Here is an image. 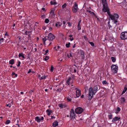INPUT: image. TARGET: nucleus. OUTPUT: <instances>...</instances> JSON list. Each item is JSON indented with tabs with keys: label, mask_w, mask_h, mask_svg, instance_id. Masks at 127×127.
<instances>
[{
	"label": "nucleus",
	"mask_w": 127,
	"mask_h": 127,
	"mask_svg": "<svg viewBox=\"0 0 127 127\" xmlns=\"http://www.w3.org/2000/svg\"><path fill=\"white\" fill-rule=\"evenodd\" d=\"M44 118L43 117H39L37 116L35 118V120L37 122L39 123L41 121L43 120Z\"/></svg>",
	"instance_id": "nucleus-13"
},
{
	"label": "nucleus",
	"mask_w": 127,
	"mask_h": 127,
	"mask_svg": "<svg viewBox=\"0 0 127 127\" xmlns=\"http://www.w3.org/2000/svg\"><path fill=\"white\" fill-rule=\"evenodd\" d=\"M49 22V20L48 19H46L45 20V22L46 24L48 23Z\"/></svg>",
	"instance_id": "nucleus-34"
},
{
	"label": "nucleus",
	"mask_w": 127,
	"mask_h": 127,
	"mask_svg": "<svg viewBox=\"0 0 127 127\" xmlns=\"http://www.w3.org/2000/svg\"><path fill=\"white\" fill-rule=\"evenodd\" d=\"M77 54L78 55H79L82 58L84 57V52L81 50H78L77 52Z\"/></svg>",
	"instance_id": "nucleus-12"
},
{
	"label": "nucleus",
	"mask_w": 127,
	"mask_h": 127,
	"mask_svg": "<svg viewBox=\"0 0 127 127\" xmlns=\"http://www.w3.org/2000/svg\"><path fill=\"white\" fill-rule=\"evenodd\" d=\"M15 75V77H16L17 76V74H16L14 72H12V76H13Z\"/></svg>",
	"instance_id": "nucleus-40"
},
{
	"label": "nucleus",
	"mask_w": 127,
	"mask_h": 127,
	"mask_svg": "<svg viewBox=\"0 0 127 127\" xmlns=\"http://www.w3.org/2000/svg\"><path fill=\"white\" fill-rule=\"evenodd\" d=\"M59 107L61 108H62L64 106V105H63L62 104H60L59 105Z\"/></svg>",
	"instance_id": "nucleus-35"
},
{
	"label": "nucleus",
	"mask_w": 127,
	"mask_h": 127,
	"mask_svg": "<svg viewBox=\"0 0 127 127\" xmlns=\"http://www.w3.org/2000/svg\"><path fill=\"white\" fill-rule=\"evenodd\" d=\"M45 78H46L45 76H43L40 78V79L42 80L43 79H45Z\"/></svg>",
	"instance_id": "nucleus-46"
},
{
	"label": "nucleus",
	"mask_w": 127,
	"mask_h": 127,
	"mask_svg": "<svg viewBox=\"0 0 127 127\" xmlns=\"http://www.w3.org/2000/svg\"><path fill=\"white\" fill-rule=\"evenodd\" d=\"M46 111L47 113V114L48 116H50V114L52 113V111L49 109L47 110Z\"/></svg>",
	"instance_id": "nucleus-19"
},
{
	"label": "nucleus",
	"mask_w": 127,
	"mask_h": 127,
	"mask_svg": "<svg viewBox=\"0 0 127 127\" xmlns=\"http://www.w3.org/2000/svg\"><path fill=\"white\" fill-rule=\"evenodd\" d=\"M68 95H69L70 96V97L71 98H73L74 97V95L73 94H71L70 93H69Z\"/></svg>",
	"instance_id": "nucleus-37"
},
{
	"label": "nucleus",
	"mask_w": 127,
	"mask_h": 127,
	"mask_svg": "<svg viewBox=\"0 0 127 127\" xmlns=\"http://www.w3.org/2000/svg\"><path fill=\"white\" fill-rule=\"evenodd\" d=\"M70 43L69 42L68 43L66 44V46L67 48H69L70 47Z\"/></svg>",
	"instance_id": "nucleus-36"
},
{
	"label": "nucleus",
	"mask_w": 127,
	"mask_h": 127,
	"mask_svg": "<svg viewBox=\"0 0 127 127\" xmlns=\"http://www.w3.org/2000/svg\"><path fill=\"white\" fill-rule=\"evenodd\" d=\"M102 83L103 84H108V83H107L106 81L105 80H104L102 81Z\"/></svg>",
	"instance_id": "nucleus-32"
},
{
	"label": "nucleus",
	"mask_w": 127,
	"mask_h": 127,
	"mask_svg": "<svg viewBox=\"0 0 127 127\" xmlns=\"http://www.w3.org/2000/svg\"><path fill=\"white\" fill-rule=\"evenodd\" d=\"M77 69V66L75 64L71 66L70 68V71L72 73H75L76 72V70Z\"/></svg>",
	"instance_id": "nucleus-6"
},
{
	"label": "nucleus",
	"mask_w": 127,
	"mask_h": 127,
	"mask_svg": "<svg viewBox=\"0 0 127 127\" xmlns=\"http://www.w3.org/2000/svg\"><path fill=\"white\" fill-rule=\"evenodd\" d=\"M127 90V88L126 87H125L124 89V90L122 92V95H123L124 94L125 92H126V91Z\"/></svg>",
	"instance_id": "nucleus-22"
},
{
	"label": "nucleus",
	"mask_w": 127,
	"mask_h": 127,
	"mask_svg": "<svg viewBox=\"0 0 127 127\" xmlns=\"http://www.w3.org/2000/svg\"><path fill=\"white\" fill-rule=\"evenodd\" d=\"M109 117V119H111L112 118V115H110L108 116Z\"/></svg>",
	"instance_id": "nucleus-47"
},
{
	"label": "nucleus",
	"mask_w": 127,
	"mask_h": 127,
	"mask_svg": "<svg viewBox=\"0 0 127 127\" xmlns=\"http://www.w3.org/2000/svg\"><path fill=\"white\" fill-rule=\"evenodd\" d=\"M50 13L51 14L54 15V11L53 10H52L50 12Z\"/></svg>",
	"instance_id": "nucleus-53"
},
{
	"label": "nucleus",
	"mask_w": 127,
	"mask_h": 127,
	"mask_svg": "<svg viewBox=\"0 0 127 127\" xmlns=\"http://www.w3.org/2000/svg\"><path fill=\"white\" fill-rule=\"evenodd\" d=\"M59 60L61 61H63V59L62 58H60L59 59Z\"/></svg>",
	"instance_id": "nucleus-60"
},
{
	"label": "nucleus",
	"mask_w": 127,
	"mask_h": 127,
	"mask_svg": "<svg viewBox=\"0 0 127 127\" xmlns=\"http://www.w3.org/2000/svg\"><path fill=\"white\" fill-rule=\"evenodd\" d=\"M66 22L64 21L63 22V24L64 25H65V24Z\"/></svg>",
	"instance_id": "nucleus-63"
},
{
	"label": "nucleus",
	"mask_w": 127,
	"mask_h": 127,
	"mask_svg": "<svg viewBox=\"0 0 127 127\" xmlns=\"http://www.w3.org/2000/svg\"><path fill=\"white\" fill-rule=\"evenodd\" d=\"M42 10H43L44 11H45V8L44 7L42 8Z\"/></svg>",
	"instance_id": "nucleus-58"
},
{
	"label": "nucleus",
	"mask_w": 127,
	"mask_h": 127,
	"mask_svg": "<svg viewBox=\"0 0 127 127\" xmlns=\"http://www.w3.org/2000/svg\"><path fill=\"white\" fill-rule=\"evenodd\" d=\"M81 20H80V21H79L78 22V25H80V22H81Z\"/></svg>",
	"instance_id": "nucleus-61"
},
{
	"label": "nucleus",
	"mask_w": 127,
	"mask_h": 127,
	"mask_svg": "<svg viewBox=\"0 0 127 127\" xmlns=\"http://www.w3.org/2000/svg\"><path fill=\"white\" fill-rule=\"evenodd\" d=\"M68 26L69 27H70L71 26V24L70 23H68Z\"/></svg>",
	"instance_id": "nucleus-56"
},
{
	"label": "nucleus",
	"mask_w": 127,
	"mask_h": 127,
	"mask_svg": "<svg viewBox=\"0 0 127 127\" xmlns=\"http://www.w3.org/2000/svg\"><path fill=\"white\" fill-rule=\"evenodd\" d=\"M111 59L112 61L114 62H115L116 61V59L115 58L113 57H111Z\"/></svg>",
	"instance_id": "nucleus-29"
},
{
	"label": "nucleus",
	"mask_w": 127,
	"mask_h": 127,
	"mask_svg": "<svg viewBox=\"0 0 127 127\" xmlns=\"http://www.w3.org/2000/svg\"><path fill=\"white\" fill-rule=\"evenodd\" d=\"M78 9L77 4L76 2H75L72 8V11L74 13H76L77 12Z\"/></svg>",
	"instance_id": "nucleus-7"
},
{
	"label": "nucleus",
	"mask_w": 127,
	"mask_h": 127,
	"mask_svg": "<svg viewBox=\"0 0 127 127\" xmlns=\"http://www.w3.org/2000/svg\"><path fill=\"white\" fill-rule=\"evenodd\" d=\"M25 55L23 53H19V57H21L22 58L24 59L25 58V57L24 56Z\"/></svg>",
	"instance_id": "nucleus-20"
},
{
	"label": "nucleus",
	"mask_w": 127,
	"mask_h": 127,
	"mask_svg": "<svg viewBox=\"0 0 127 127\" xmlns=\"http://www.w3.org/2000/svg\"><path fill=\"white\" fill-rule=\"evenodd\" d=\"M108 27L110 29L111 28V26L110 25V24L108 25Z\"/></svg>",
	"instance_id": "nucleus-57"
},
{
	"label": "nucleus",
	"mask_w": 127,
	"mask_h": 127,
	"mask_svg": "<svg viewBox=\"0 0 127 127\" xmlns=\"http://www.w3.org/2000/svg\"><path fill=\"white\" fill-rule=\"evenodd\" d=\"M4 38H8L9 37V36L7 34V33H6L5 34H4Z\"/></svg>",
	"instance_id": "nucleus-39"
},
{
	"label": "nucleus",
	"mask_w": 127,
	"mask_h": 127,
	"mask_svg": "<svg viewBox=\"0 0 127 127\" xmlns=\"http://www.w3.org/2000/svg\"><path fill=\"white\" fill-rule=\"evenodd\" d=\"M61 47L59 46H57V49H56V50L57 51H58L61 49Z\"/></svg>",
	"instance_id": "nucleus-30"
},
{
	"label": "nucleus",
	"mask_w": 127,
	"mask_h": 127,
	"mask_svg": "<svg viewBox=\"0 0 127 127\" xmlns=\"http://www.w3.org/2000/svg\"><path fill=\"white\" fill-rule=\"evenodd\" d=\"M55 38L54 35L51 33H49L48 36H46L43 38V40H44V43L46 42H50V41H52Z\"/></svg>",
	"instance_id": "nucleus-3"
},
{
	"label": "nucleus",
	"mask_w": 127,
	"mask_h": 127,
	"mask_svg": "<svg viewBox=\"0 0 127 127\" xmlns=\"http://www.w3.org/2000/svg\"><path fill=\"white\" fill-rule=\"evenodd\" d=\"M97 91L98 86L97 85H96L94 86L93 90L92 88H90L89 90V93L88 96L89 99H91L93 97V95H95Z\"/></svg>",
	"instance_id": "nucleus-2"
},
{
	"label": "nucleus",
	"mask_w": 127,
	"mask_h": 127,
	"mask_svg": "<svg viewBox=\"0 0 127 127\" xmlns=\"http://www.w3.org/2000/svg\"><path fill=\"white\" fill-rule=\"evenodd\" d=\"M64 87L63 84L62 83H60L59 85V88L57 89V91H60L63 89V88Z\"/></svg>",
	"instance_id": "nucleus-14"
},
{
	"label": "nucleus",
	"mask_w": 127,
	"mask_h": 127,
	"mask_svg": "<svg viewBox=\"0 0 127 127\" xmlns=\"http://www.w3.org/2000/svg\"><path fill=\"white\" fill-rule=\"evenodd\" d=\"M51 119H53V118H55V117H53V116H51Z\"/></svg>",
	"instance_id": "nucleus-59"
},
{
	"label": "nucleus",
	"mask_w": 127,
	"mask_h": 127,
	"mask_svg": "<svg viewBox=\"0 0 127 127\" xmlns=\"http://www.w3.org/2000/svg\"><path fill=\"white\" fill-rule=\"evenodd\" d=\"M43 29L44 30H45L46 29V27H43Z\"/></svg>",
	"instance_id": "nucleus-64"
},
{
	"label": "nucleus",
	"mask_w": 127,
	"mask_h": 127,
	"mask_svg": "<svg viewBox=\"0 0 127 127\" xmlns=\"http://www.w3.org/2000/svg\"><path fill=\"white\" fill-rule=\"evenodd\" d=\"M67 56L69 58H71V57H72V56L71 53H69L68 54H67Z\"/></svg>",
	"instance_id": "nucleus-33"
},
{
	"label": "nucleus",
	"mask_w": 127,
	"mask_h": 127,
	"mask_svg": "<svg viewBox=\"0 0 127 127\" xmlns=\"http://www.w3.org/2000/svg\"><path fill=\"white\" fill-rule=\"evenodd\" d=\"M75 44H74V45L73 46V47L74 48L75 47Z\"/></svg>",
	"instance_id": "nucleus-62"
},
{
	"label": "nucleus",
	"mask_w": 127,
	"mask_h": 127,
	"mask_svg": "<svg viewBox=\"0 0 127 127\" xmlns=\"http://www.w3.org/2000/svg\"><path fill=\"white\" fill-rule=\"evenodd\" d=\"M125 99L124 97H121L120 99V103L122 104H123L125 102Z\"/></svg>",
	"instance_id": "nucleus-16"
},
{
	"label": "nucleus",
	"mask_w": 127,
	"mask_h": 127,
	"mask_svg": "<svg viewBox=\"0 0 127 127\" xmlns=\"http://www.w3.org/2000/svg\"><path fill=\"white\" fill-rule=\"evenodd\" d=\"M75 114L74 113L73 109H71L70 111V117L71 119H74L75 118Z\"/></svg>",
	"instance_id": "nucleus-10"
},
{
	"label": "nucleus",
	"mask_w": 127,
	"mask_h": 127,
	"mask_svg": "<svg viewBox=\"0 0 127 127\" xmlns=\"http://www.w3.org/2000/svg\"><path fill=\"white\" fill-rule=\"evenodd\" d=\"M62 25L59 22L55 24V26L56 27H59Z\"/></svg>",
	"instance_id": "nucleus-27"
},
{
	"label": "nucleus",
	"mask_w": 127,
	"mask_h": 127,
	"mask_svg": "<svg viewBox=\"0 0 127 127\" xmlns=\"http://www.w3.org/2000/svg\"><path fill=\"white\" fill-rule=\"evenodd\" d=\"M48 50H46L45 51V53L44 54L45 55H46L47 54V53H48Z\"/></svg>",
	"instance_id": "nucleus-49"
},
{
	"label": "nucleus",
	"mask_w": 127,
	"mask_h": 127,
	"mask_svg": "<svg viewBox=\"0 0 127 127\" xmlns=\"http://www.w3.org/2000/svg\"><path fill=\"white\" fill-rule=\"evenodd\" d=\"M89 43L92 46H94V44L93 42H89Z\"/></svg>",
	"instance_id": "nucleus-43"
},
{
	"label": "nucleus",
	"mask_w": 127,
	"mask_h": 127,
	"mask_svg": "<svg viewBox=\"0 0 127 127\" xmlns=\"http://www.w3.org/2000/svg\"><path fill=\"white\" fill-rule=\"evenodd\" d=\"M74 79L72 77H69L66 81V84H67L69 85H71L72 86H73V85L72 84L73 83Z\"/></svg>",
	"instance_id": "nucleus-5"
},
{
	"label": "nucleus",
	"mask_w": 127,
	"mask_h": 127,
	"mask_svg": "<svg viewBox=\"0 0 127 127\" xmlns=\"http://www.w3.org/2000/svg\"><path fill=\"white\" fill-rule=\"evenodd\" d=\"M1 41L2 42H3L4 40V39L3 38H1Z\"/></svg>",
	"instance_id": "nucleus-54"
},
{
	"label": "nucleus",
	"mask_w": 127,
	"mask_h": 127,
	"mask_svg": "<svg viewBox=\"0 0 127 127\" xmlns=\"http://www.w3.org/2000/svg\"><path fill=\"white\" fill-rule=\"evenodd\" d=\"M14 63V60L13 59H11L9 61V64H13Z\"/></svg>",
	"instance_id": "nucleus-23"
},
{
	"label": "nucleus",
	"mask_w": 127,
	"mask_h": 127,
	"mask_svg": "<svg viewBox=\"0 0 127 127\" xmlns=\"http://www.w3.org/2000/svg\"><path fill=\"white\" fill-rule=\"evenodd\" d=\"M43 41L44 42V44L45 45H49L51 44V43H50V42H47L46 41V42L45 43H44V40H43Z\"/></svg>",
	"instance_id": "nucleus-24"
},
{
	"label": "nucleus",
	"mask_w": 127,
	"mask_h": 127,
	"mask_svg": "<svg viewBox=\"0 0 127 127\" xmlns=\"http://www.w3.org/2000/svg\"><path fill=\"white\" fill-rule=\"evenodd\" d=\"M87 11L90 13V14L93 15H95V14L93 12H92L89 10H87Z\"/></svg>",
	"instance_id": "nucleus-26"
},
{
	"label": "nucleus",
	"mask_w": 127,
	"mask_h": 127,
	"mask_svg": "<svg viewBox=\"0 0 127 127\" xmlns=\"http://www.w3.org/2000/svg\"><path fill=\"white\" fill-rule=\"evenodd\" d=\"M75 89L76 90V96L77 97H78L81 95V91L79 89H78L77 88H76Z\"/></svg>",
	"instance_id": "nucleus-11"
},
{
	"label": "nucleus",
	"mask_w": 127,
	"mask_h": 127,
	"mask_svg": "<svg viewBox=\"0 0 127 127\" xmlns=\"http://www.w3.org/2000/svg\"><path fill=\"white\" fill-rule=\"evenodd\" d=\"M121 38L122 39H127V32H122L121 35Z\"/></svg>",
	"instance_id": "nucleus-8"
},
{
	"label": "nucleus",
	"mask_w": 127,
	"mask_h": 127,
	"mask_svg": "<svg viewBox=\"0 0 127 127\" xmlns=\"http://www.w3.org/2000/svg\"><path fill=\"white\" fill-rule=\"evenodd\" d=\"M78 29L79 30L81 29V26L80 25H78L77 26Z\"/></svg>",
	"instance_id": "nucleus-41"
},
{
	"label": "nucleus",
	"mask_w": 127,
	"mask_h": 127,
	"mask_svg": "<svg viewBox=\"0 0 127 127\" xmlns=\"http://www.w3.org/2000/svg\"><path fill=\"white\" fill-rule=\"evenodd\" d=\"M10 120H8L6 121V124L7 125L9 124L10 122Z\"/></svg>",
	"instance_id": "nucleus-42"
},
{
	"label": "nucleus",
	"mask_w": 127,
	"mask_h": 127,
	"mask_svg": "<svg viewBox=\"0 0 127 127\" xmlns=\"http://www.w3.org/2000/svg\"><path fill=\"white\" fill-rule=\"evenodd\" d=\"M120 118L118 117H116L113 118L112 120V122H115L119 120Z\"/></svg>",
	"instance_id": "nucleus-15"
},
{
	"label": "nucleus",
	"mask_w": 127,
	"mask_h": 127,
	"mask_svg": "<svg viewBox=\"0 0 127 127\" xmlns=\"http://www.w3.org/2000/svg\"><path fill=\"white\" fill-rule=\"evenodd\" d=\"M54 67L53 66V65H51V68L50 69V71L51 72H53L54 70Z\"/></svg>",
	"instance_id": "nucleus-38"
},
{
	"label": "nucleus",
	"mask_w": 127,
	"mask_h": 127,
	"mask_svg": "<svg viewBox=\"0 0 127 127\" xmlns=\"http://www.w3.org/2000/svg\"><path fill=\"white\" fill-rule=\"evenodd\" d=\"M83 111V109L80 107L77 108L75 110V112L76 113L80 114Z\"/></svg>",
	"instance_id": "nucleus-9"
},
{
	"label": "nucleus",
	"mask_w": 127,
	"mask_h": 127,
	"mask_svg": "<svg viewBox=\"0 0 127 127\" xmlns=\"http://www.w3.org/2000/svg\"><path fill=\"white\" fill-rule=\"evenodd\" d=\"M6 106H8L9 107H11V105L10 104H7Z\"/></svg>",
	"instance_id": "nucleus-52"
},
{
	"label": "nucleus",
	"mask_w": 127,
	"mask_h": 127,
	"mask_svg": "<svg viewBox=\"0 0 127 127\" xmlns=\"http://www.w3.org/2000/svg\"><path fill=\"white\" fill-rule=\"evenodd\" d=\"M112 71L114 73H117L118 71V67L115 65H112L111 67Z\"/></svg>",
	"instance_id": "nucleus-4"
},
{
	"label": "nucleus",
	"mask_w": 127,
	"mask_h": 127,
	"mask_svg": "<svg viewBox=\"0 0 127 127\" xmlns=\"http://www.w3.org/2000/svg\"><path fill=\"white\" fill-rule=\"evenodd\" d=\"M49 59V57L47 56H46L44 58V59L45 61H47Z\"/></svg>",
	"instance_id": "nucleus-44"
},
{
	"label": "nucleus",
	"mask_w": 127,
	"mask_h": 127,
	"mask_svg": "<svg viewBox=\"0 0 127 127\" xmlns=\"http://www.w3.org/2000/svg\"><path fill=\"white\" fill-rule=\"evenodd\" d=\"M66 4L65 3L63 5H62V8H64L66 7Z\"/></svg>",
	"instance_id": "nucleus-48"
},
{
	"label": "nucleus",
	"mask_w": 127,
	"mask_h": 127,
	"mask_svg": "<svg viewBox=\"0 0 127 127\" xmlns=\"http://www.w3.org/2000/svg\"><path fill=\"white\" fill-rule=\"evenodd\" d=\"M45 15H43L41 16V17L42 18L44 19L45 17Z\"/></svg>",
	"instance_id": "nucleus-51"
},
{
	"label": "nucleus",
	"mask_w": 127,
	"mask_h": 127,
	"mask_svg": "<svg viewBox=\"0 0 127 127\" xmlns=\"http://www.w3.org/2000/svg\"><path fill=\"white\" fill-rule=\"evenodd\" d=\"M58 125V123L57 121H55L53 124V126L54 127H56Z\"/></svg>",
	"instance_id": "nucleus-18"
},
{
	"label": "nucleus",
	"mask_w": 127,
	"mask_h": 127,
	"mask_svg": "<svg viewBox=\"0 0 127 127\" xmlns=\"http://www.w3.org/2000/svg\"><path fill=\"white\" fill-rule=\"evenodd\" d=\"M30 33V32L29 31H26L25 32V34L27 35H29Z\"/></svg>",
	"instance_id": "nucleus-45"
},
{
	"label": "nucleus",
	"mask_w": 127,
	"mask_h": 127,
	"mask_svg": "<svg viewBox=\"0 0 127 127\" xmlns=\"http://www.w3.org/2000/svg\"><path fill=\"white\" fill-rule=\"evenodd\" d=\"M65 98L66 99L67 101L68 102H70L71 101V98L70 97H69V96Z\"/></svg>",
	"instance_id": "nucleus-21"
},
{
	"label": "nucleus",
	"mask_w": 127,
	"mask_h": 127,
	"mask_svg": "<svg viewBox=\"0 0 127 127\" xmlns=\"http://www.w3.org/2000/svg\"><path fill=\"white\" fill-rule=\"evenodd\" d=\"M120 110H121L120 109L119 107H117V110L116 111V113H118V112H119L120 111Z\"/></svg>",
	"instance_id": "nucleus-31"
},
{
	"label": "nucleus",
	"mask_w": 127,
	"mask_h": 127,
	"mask_svg": "<svg viewBox=\"0 0 127 127\" xmlns=\"http://www.w3.org/2000/svg\"><path fill=\"white\" fill-rule=\"evenodd\" d=\"M21 64V62L19 61L18 62V64L17 65V66H18V67L20 65V64Z\"/></svg>",
	"instance_id": "nucleus-50"
},
{
	"label": "nucleus",
	"mask_w": 127,
	"mask_h": 127,
	"mask_svg": "<svg viewBox=\"0 0 127 127\" xmlns=\"http://www.w3.org/2000/svg\"><path fill=\"white\" fill-rule=\"evenodd\" d=\"M32 72L31 70V69H30L28 71V73H30V72Z\"/></svg>",
	"instance_id": "nucleus-55"
},
{
	"label": "nucleus",
	"mask_w": 127,
	"mask_h": 127,
	"mask_svg": "<svg viewBox=\"0 0 127 127\" xmlns=\"http://www.w3.org/2000/svg\"><path fill=\"white\" fill-rule=\"evenodd\" d=\"M103 3V7L106 6L107 5V3L106 2V0H101Z\"/></svg>",
	"instance_id": "nucleus-17"
},
{
	"label": "nucleus",
	"mask_w": 127,
	"mask_h": 127,
	"mask_svg": "<svg viewBox=\"0 0 127 127\" xmlns=\"http://www.w3.org/2000/svg\"><path fill=\"white\" fill-rule=\"evenodd\" d=\"M50 3L51 5H56L57 4V2L54 1H51Z\"/></svg>",
	"instance_id": "nucleus-28"
},
{
	"label": "nucleus",
	"mask_w": 127,
	"mask_h": 127,
	"mask_svg": "<svg viewBox=\"0 0 127 127\" xmlns=\"http://www.w3.org/2000/svg\"><path fill=\"white\" fill-rule=\"evenodd\" d=\"M69 37H70L69 39L71 41H72L73 40V35H69Z\"/></svg>",
	"instance_id": "nucleus-25"
},
{
	"label": "nucleus",
	"mask_w": 127,
	"mask_h": 127,
	"mask_svg": "<svg viewBox=\"0 0 127 127\" xmlns=\"http://www.w3.org/2000/svg\"><path fill=\"white\" fill-rule=\"evenodd\" d=\"M103 11L105 12H107L108 15L109 16L111 20L114 21V23L116 24L117 22V20L119 18V16L117 14H111L109 11V8L108 7L107 5L103 7Z\"/></svg>",
	"instance_id": "nucleus-1"
}]
</instances>
